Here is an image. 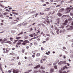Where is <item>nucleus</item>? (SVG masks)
<instances>
[{"mask_svg": "<svg viewBox=\"0 0 73 73\" xmlns=\"http://www.w3.org/2000/svg\"><path fill=\"white\" fill-rule=\"evenodd\" d=\"M62 64H63L62 61H61L58 63V65H62Z\"/></svg>", "mask_w": 73, "mask_h": 73, "instance_id": "nucleus-13", "label": "nucleus"}, {"mask_svg": "<svg viewBox=\"0 0 73 73\" xmlns=\"http://www.w3.org/2000/svg\"><path fill=\"white\" fill-rule=\"evenodd\" d=\"M40 64H38L37 66L36 67H34V69H37L38 68H40Z\"/></svg>", "mask_w": 73, "mask_h": 73, "instance_id": "nucleus-4", "label": "nucleus"}, {"mask_svg": "<svg viewBox=\"0 0 73 73\" xmlns=\"http://www.w3.org/2000/svg\"><path fill=\"white\" fill-rule=\"evenodd\" d=\"M36 36V35H35V33H34V34H31L29 35V36H30V37H33V36L34 37H35V36Z\"/></svg>", "mask_w": 73, "mask_h": 73, "instance_id": "nucleus-6", "label": "nucleus"}, {"mask_svg": "<svg viewBox=\"0 0 73 73\" xmlns=\"http://www.w3.org/2000/svg\"><path fill=\"white\" fill-rule=\"evenodd\" d=\"M8 13L7 12H6L4 13H3V15H4V16H5L6 15H8Z\"/></svg>", "mask_w": 73, "mask_h": 73, "instance_id": "nucleus-18", "label": "nucleus"}, {"mask_svg": "<svg viewBox=\"0 0 73 73\" xmlns=\"http://www.w3.org/2000/svg\"><path fill=\"white\" fill-rule=\"evenodd\" d=\"M29 46H27L26 47V48L27 49H29Z\"/></svg>", "mask_w": 73, "mask_h": 73, "instance_id": "nucleus-62", "label": "nucleus"}, {"mask_svg": "<svg viewBox=\"0 0 73 73\" xmlns=\"http://www.w3.org/2000/svg\"><path fill=\"white\" fill-rule=\"evenodd\" d=\"M5 42L6 43H8V44H12V42H11V41H7Z\"/></svg>", "mask_w": 73, "mask_h": 73, "instance_id": "nucleus-8", "label": "nucleus"}, {"mask_svg": "<svg viewBox=\"0 0 73 73\" xmlns=\"http://www.w3.org/2000/svg\"><path fill=\"white\" fill-rule=\"evenodd\" d=\"M3 40V39H0V42H1Z\"/></svg>", "mask_w": 73, "mask_h": 73, "instance_id": "nucleus-52", "label": "nucleus"}, {"mask_svg": "<svg viewBox=\"0 0 73 73\" xmlns=\"http://www.w3.org/2000/svg\"><path fill=\"white\" fill-rule=\"evenodd\" d=\"M7 40V39H6V38H5L3 40L4 41H6Z\"/></svg>", "mask_w": 73, "mask_h": 73, "instance_id": "nucleus-43", "label": "nucleus"}, {"mask_svg": "<svg viewBox=\"0 0 73 73\" xmlns=\"http://www.w3.org/2000/svg\"><path fill=\"white\" fill-rule=\"evenodd\" d=\"M28 36H26L25 37V39H27L28 38Z\"/></svg>", "mask_w": 73, "mask_h": 73, "instance_id": "nucleus-42", "label": "nucleus"}, {"mask_svg": "<svg viewBox=\"0 0 73 73\" xmlns=\"http://www.w3.org/2000/svg\"><path fill=\"white\" fill-rule=\"evenodd\" d=\"M10 55H12L13 56H14V55H15V53H13V52H12L11 53H10L9 54Z\"/></svg>", "mask_w": 73, "mask_h": 73, "instance_id": "nucleus-21", "label": "nucleus"}, {"mask_svg": "<svg viewBox=\"0 0 73 73\" xmlns=\"http://www.w3.org/2000/svg\"><path fill=\"white\" fill-rule=\"evenodd\" d=\"M11 61L13 62L15 61V60L13 59H12L11 60Z\"/></svg>", "mask_w": 73, "mask_h": 73, "instance_id": "nucleus-46", "label": "nucleus"}, {"mask_svg": "<svg viewBox=\"0 0 73 73\" xmlns=\"http://www.w3.org/2000/svg\"><path fill=\"white\" fill-rule=\"evenodd\" d=\"M8 72H9V73H11V70H9Z\"/></svg>", "mask_w": 73, "mask_h": 73, "instance_id": "nucleus-53", "label": "nucleus"}, {"mask_svg": "<svg viewBox=\"0 0 73 73\" xmlns=\"http://www.w3.org/2000/svg\"><path fill=\"white\" fill-rule=\"evenodd\" d=\"M66 61H64L63 62L62 61V64H66Z\"/></svg>", "mask_w": 73, "mask_h": 73, "instance_id": "nucleus-17", "label": "nucleus"}, {"mask_svg": "<svg viewBox=\"0 0 73 73\" xmlns=\"http://www.w3.org/2000/svg\"><path fill=\"white\" fill-rule=\"evenodd\" d=\"M11 32L12 33H14V32L13 31H11Z\"/></svg>", "mask_w": 73, "mask_h": 73, "instance_id": "nucleus-64", "label": "nucleus"}, {"mask_svg": "<svg viewBox=\"0 0 73 73\" xmlns=\"http://www.w3.org/2000/svg\"><path fill=\"white\" fill-rule=\"evenodd\" d=\"M46 3L47 4H49V3L46 2Z\"/></svg>", "mask_w": 73, "mask_h": 73, "instance_id": "nucleus-54", "label": "nucleus"}, {"mask_svg": "<svg viewBox=\"0 0 73 73\" xmlns=\"http://www.w3.org/2000/svg\"><path fill=\"white\" fill-rule=\"evenodd\" d=\"M49 16H50V17H52V14H50L49 15Z\"/></svg>", "mask_w": 73, "mask_h": 73, "instance_id": "nucleus-38", "label": "nucleus"}, {"mask_svg": "<svg viewBox=\"0 0 73 73\" xmlns=\"http://www.w3.org/2000/svg\"><path fill=\"white\" fill-rule=\"evenodd\" d=\"M40 14V15H44V13H41L40 12L39 13Z\"/></svg>", "mask_w": 73, "mask_h": 73, "instance_id": "nucleus-32", "label": "nucleus"}, {"mask_svg": "<svg viewBox=\"0 0 73 73\" xmlns=\"http://www.w3.org/2000/svg\"><path fill=\"white\" fill-rule=\"evenodd\" d=\"M18 40H14V41L15 42H17V41H18Z\"/></svg>", "mask_w": 73, "mask_h": 73, "instance_id": "nucleus-59", "label": "nucleus"}, {"mask_svg": "<svg viewBox=\"0 0 73 73\" xmlns=\"http://www.w3.org/2000/svg\"><path fill=\"white\" fill-rule=\"evenodd\" d=\"M54 68L55 69H57V66H54Z\"/></svg>", "mask_w": 73, "mask_h": 73, "instance_id": "nucleus-28", "label": "nucleus"}, {"mask_svg": "<svg viewBox=\"0 0 73 73\" xmlns=\"http://www.w3.org/2000/svg\"><path fill=\"white\" fill-rule=\"evenodd\" d=\"M13 38H12V37L10 38V41H13Z\"/></svg>", "mask_w": 73, "mask_h": 73, "instance_id": "nucleus-24", "label": "nucleus"}, {"mask_svg": "<svg viewBox=\"0 0 73 73\" xmlns=\"http://www.w3.org/2000/svg\"><path fill=\"white\" fill-rule=\"evenodd\" d=\"M44 57H45V58H48V57L46 56H44Z\"/></svg>", "mask_w": 73, "mask_h": 73, "instance_id": "nucleus-49", "label": "nucleus"}, {"mask_svg": "<svg viewBox=\"0 0 73 73\" xmlns=\"http://www.w3.org/2000/svg\"><path fill=\"white\" fill-rule=\"evenodd\" d=\"M21 42H19L17 43V45H21Z\"/></svg>", "mask_w": 73, "mask_h": 73, "instance_id": "nucleus-29", "label": "nucleus"}, {"mask_svg": "<svg viewBox=\"0 0 73 73\" xmlns=\"http://www.w3.org/2000/svg\"><path fill=\"white\" fill-rule=\"evenodd\" d=\"M6 53H8V52H9V50H7V49H6Z\"/></svg>", "mask_w": 73, "mask_h": 73, "instance_id": "nucleus-31", "label": "nucleus"}, {"mask_svg": "<svg viewBox=\"0 0 73 73\" xmlns=\"http://www.w3.org/2000/svg\"><path fill=\"white\" fill-rule=\"evenodd\" d=\"M21 38L20 36L17 37L16 38V39H20Z\"/></svg>", "mask_w": 73, "mask_h": 73, "instance_id": "nucleus-25", "label": "nucleus"}, {"mask_svg": "<svg viewBox=\"0 0 73 73\" xmlns=\"http://www.w3.org/2000/svg\"><path fill=\"white\" fill-rule=\"evenodd\" d=\"M66 23L65 22L64 23H62V25H63V26H65V25H66Z\"/></svg>", "mask_w": 73, "mask_h": 73, "instance_id": "nucleus-16", "label": "nucleus"}, {"mask_svg": "<svg viewBox=\"0 0 73 73\" xmlns=\"http://www.w3.org/2000/svg\"><path fill=\"white\" fill-rule=\"evenodd\" d=\"M60 18H58L57 19V20L58 21V24H59V23H60Z\"/></svg>", "mask_w": 73, "mask_h": 73, "instance_id": "nucleus-30", "label": "nucleus"}, {"mask_svg": "<svg viewBox=\"0 0 73 73\" xmlns=\"http://www.w3.org/2000/svg\"><path fill=\"white\" fill-rule=\"evenodd\" d=\"M34 44L35 45H37V43L36 42H35Z\"/></svg>", "mask_w": 73, "mask_h": 73, "instance_id": "nucleus-35", "label": "nucleus"}, {"mask_svg": "<svg viewBox=\"0 0 73 73\" xmlns=\"http://www.w3.org/2000/svg\"><path fill=\"white\" fill-rule=\"evenodd\" d=\"M63 49H66V48L65 47H63Z\"/></svg>", "mask_w": 73, "mask_h": 73, "instance_id": "nucleus-55", "label": "nucleus"}, {"mask_svg": "<svg viewBox=\"0 0 73 73\" xmlns=\"http://www.w3.org/2000/svg\"><path fill=\"white\" fill-rule=\"evenodd\" d=\"M65 69H68V67L66 66H65L63 68V70H64Z\"/></svg>", "mask_w": 73, "mask_h": 73, "instance_id": "nucleus-27", "label": "nucleus"}, {"mask_svg": "<svg viewBox=\"0 0 73 73\" xmlns=\"http://www.w3.org/2000/svg\"><path fill=\"white\" fill-rule=\"evenodd\" d=\"M18 40H14V41L15 42H17V41H18Z\"/></svg>", "mask_w": 73, "mask_h": 73, "instance_id": "nucleus-60", "label": "nucleus"}, {"mask_svg": "<svg viewBox=\"0 0 73 73\" xmlns=\"http://www.w3.org/2000/svg\"><path fill=\"white\" fill-rule=\"evenodd\" d=\"M29 42L27 40H25L23 41V42L22 43V45H25L27 43H29Z\"/></svg>", "mask_w": 73, "mask_h": 73, "instance_id": "nucleus-2", "label": "nucleus"}, {"mask_svg": "<svg viewBox=\"0 0 73 73\" xmlns=\"http://www.w3.org/2000/svg\"><path fill=\"white\" fill-rule=\"evenodd\" d=\"M1 43L2 44H4V41L2 40V42H1Z\"/></svg>", "mask_w": 73, "mask_h": 73, "instance_id": "nucleus-41", "label": "nucleus"}, {"mask_svg": "<svg viewBox=\"0 0 73 73\" xmlns=\"http://www.w3.org/2000/svg\"><path fill=\"white\" fill-rule=\"evenodd\" d=\"M64 8H62L60 10H59L58 11V12H62V11H64Z\"/></svg>", "mask_w": 73, "mask_h": 73, "instance_id": "nucleus-7", "label": "nucleus"}, {"mask_svg": "<svg viewBox=\"0 0 73 73\" xmlns=\"http://www.w3.org/2000/svg\"><path fill=\"white\" fill-rule=\"evenodd\" d=\"M23 33L24 32H21V33L18 34V36H19V35H20L23 34Z\"/></svg>", "mask_w": 73, "mask_h": 73, "instance_id": "nucleus-20", "label": "nucleus"}, {"mask_svg": "<svg viewBox=\"0 0 73 73\" xmlns=\"http://www.w3.org/2000/svg\"><path fill=\"white\" fill-rule=\"evenodd\" d=\"M38 15V13H36L35 14V17H37V16Z\"/></svg>", "mask_w": 73, "mask_h": 73, "instance_id": "nucleus-45", "label": "nucleus"}, {"mask_svg": "<svg viewBox=\"0 0 73 73\" xmlns=\"http://www.w3.org/2000/svg\"><path fill=\"white\" fill-rule=\"evenodd\" d=\"M73 29V27L72 26H70L69 27V28H68L67 29V30H68L69 31L70 30H72Z\"/></svg>", "mask_w": 73, "mask_h": 73, "instance_id": "nucleus-5", "label": "nucleus"}, {"mask_svg": "<svg viewBox=\"0 0 73 73\" xmlns=\"http://www.w3.org/2000/svg\"><path fill=\"white\" fill-rule=\"evenodd\" d=\"M37 31H38L37 33H40V31L39 30H37Z\"/></svg>", "mask_w": 73, "mask_h": 73, "instance_id": "nucleus-44", "label": "nucleus"}, {"mask_svg": "<svg viewBox=\"0 0 73 73\" xmlns=\"http://www.w3.org/2000/svg\"><path fill=\"white\" fill-rule=\"evenodd\" d=\"M46 21L47 23H48L49 24H50V21H49V19H46Z\"/></svg>", "mask_w": 73, "mask_h": 73, "instance_id": "nucleus-10", "label": "nucleus"}, {"mask_svg": "<svg viewBox=\"0 0 73 73\" xmlns=\"http://www.w3.org/2000/svg\"><path fill=\"white\" fill-rule=\"evenodd\" d=\"M68 20L67 19H66V20H65V23H68Z\"/></svg>", "mask_w": 73, "mask_h": 73, "instance_id": "nucleus-37", "label": "nucleus"}, {"mask_svg": "<svg viewBox=\"0 0 73 73\" xmlns=\"http://www.w3.org/2000/svg\"><path fill=\"white\" fill-rule=\"evenodd\" d=\"M36 37H35L34 38H33L31 39V40H33V39H35V38H36Z\"/></svg>", "mask_w": 73, "mask_h": 73, "instance_id": "nucleus-50", "label": "nucleus"}, {"mask_svg": "<svg viewBox=\"0 0 73 73\" xmlns=\"http://www.w3.org/2000/svg\"><path fill=\"white\" fill-rule=\"evenodd\" d=\"M46 36H49H49H50V35L49 34H46Z\"/></svg>", "mask_w": 73, "mask_h": 73, "instance_id": "nucleus-56", "label": "nucleus"}, {"mask_svg": "<svg viewBox=\"0 0 73 73\" xmlns=\"http://www.w3.org/2000/svg\"><path fill=\"white\" fill-rule=\"evenodd\" d=\"M56 64H57L56 62V63H54L53 64V65H55Z\"/></svg>", "mask_w": 73, "mask_h": 73, "instance_id": "nucleus-61", "label": "nucleus"}, {"mask_svg": "<svg viewBox=\"0 0 73 73\" xmlns=\"http://www.w3.org/2000/svg\"><path fill=\"white\" fill-rule=\"evenodd\" d=\"M72 20V19L71 18H69L68 19V21H71V20Z\"/></svg>", "mask_w": 73, "mask_h": 73, "instance_id": "nucleus-19", "label": "nucleus"}, {"mask_svg": "<svg viewBox=\"0 0 73 73\" xmlns=\"http://www.w3.org/2000/svg\"><path fill=\"white\" fill-rule=\"evenodd\" d=\"M46 54H47V55H49V53H48V52H46Z\"/></svg>", "mask_w": 73, "mask_h": 73, "instance_id": "nucleus-63", "label": "nucleus"}, {"mask_svg": "<svg viewBox=\"0 0 73 73\" xmlns=\"http://www.w3.org/2000/svg\"><path fill=\"white\" fill-rule=\"evenodd\" d=\"M40 69H45V67H43L42 66H41L40 67Z\"/></svg>", "mask_w": 73, "mask_h": 73, "instance_id": "nucleus-15", "label": "nucleus"}, {"mask_svg": "<svg viewBox=\"0 0 73 73\" xmlns=\"http://www.w3.org/2000/svg\"><path fill=\"white\" fill-rule=\"evenodd\" d=\"M20 58L19 57V56H17V60H19Z\"/></svg>", "mask_w": 73, "mask_h": 73, "instance_id": "nucleus-51", "label": "nucleus"}, {"mask_svg": "<svg viewBox=\"0 0 73 73\" xmlns=\"http://www.w3.org/2000/svg\"><path fill=\"white\" fill-rule=\"evenodd\" d=\"M59 60H56V64L58 63V62H59Z\"/></svg>", "mask_w": 73, "mask_h": 73, "instance_id": "nucleus-33", "label": "nucleus"}, {"mask_svg": "<svg viewBox=\"0 0 73 73\" xmlns=\"http://www.w3.org/2000/svg\"><path fill=\"white\" fill-rule=\"evenodd\" d=\"M13 72L14 73H18L19 72V71L18 70H13Z\"/></svg>", "mask_w": 73, "mask_h": 73, "instance_id": "nucleus-3", "label": "nucleus"}, {"mask_svg": "<svg viewBox=\"0 0 73 73\" xmlns=\"http://www.w3.org/2000/svg\"><path fill=\"white\" fill-rule=\"evenodd\" d=\"M24 51H25V49L24 48L22 49V52L23 53H24Z\"/></svg>", "mask_w": 73, "mask_h": 73, "instance_id": "nucleus-22", "label": "nucleus"}, {"mask_svg": "<svg viewBox=\"0 0 73 73\" xmlns=\"http://www.w3.org/2000/svg\"><path fill=\"white\" fill-rule=\"evenodd\" d=\"M57 15L58 16H59L60 17H61V16H62V14L59 13H58L57 14Z\"/></svg>", "mask_w": 73, "mask_h": 73, "instance_id": "nucleus-9", "label": "nucleus"}, {"mask_svg": "<svg viewBox=\"0 0 73 73\" xmlns=\"http://www.w3.org/2000/svg\"><path fill=\"white\" fill-rule=\"evenodd\" d=\"M23 42V40H19L18 41V42Z\"/></svg>", "mask_w": 73, "mask_h": 73, "instance_id": "nucleus-39", "label": "nucleus"}, {"mask_svg": "<svg viewBox=\"0 0 73 73\" xmlns=\"http://www.w3.org/2000/svg\"><path fill=\"white\" fill-rule=\"evenodd\" d=\"M72 9H73V7H72L71 8H70V7H68L66 9V13H69V12H70V10Z\"/></svg>", "mask_w": 73, "mask_h": 73, "instance_id": "nucleus-1", "label": "nucleus"}, {"mask_svg": "<svg viewBox=\"0 0 73 73\" xmlns=\"http://www.w3.org/2000/svg\"><path fill=\"white\" fill-rule=\"evenodd\" d=\"M27 22H23L22 23V25H27Z\"/></svg>", "mask_w": 73, "mask_h": 73, "instance_id": "nucleus-12", "label": "nucleus"}, {"mask_svg": "<svg viewBox=\"0 0 73 73\" xmlns=\"http://www.w3.org/2000/svg\"><path fill=\"white\" fill-rule=\"evenodd\" d=\"M37 72H38V71L36 70H35L33 72V73H37Z\"/></svg>", "mask_w": 73, "mask_h": 73, "instance_id": "nucleus-34", "label": "nucleus"}, {"mask_svg": "<svg viewBox=\"0 0 73 73\" xmlns=\"http://www.w3.org/2000/svg\"><path fill=\"white\" fill-rule=\"evenodd\" d=\"M3 50L4 51L5 50V48H3Z\"/></svg>", "mask_w": 73, "mask_h": 73, "instance_id": "nucleus-57", "label": "nucleus"}, {"mask_svg": "<svg viewBox=\"0 0 73 73\" xmlns=\"http://www.w3.org/2000/svg\"><path fill=\"white\" fill-rule=\"evenodd\" d=\"M16 20H14V21H17V20H19V17H17V19H16Z\"/></svg>", "mask_w": 73, "mask_h": 73, "instance_id": "nucleus-26", "label": "nucleus"}, {"mask_svg": "<svg viewBox=\"0 0 73 73\" xmlns=\"http://www.w3.org/2000/svg\"><path fill=\"white\" fill-rule=\"evenodd\" d=\"M40 56V54L39 53H37L36 55V57H39Z\"/></svg>", "mask_w": 73, "mask_h": 73, "instance_id": "nucleus-14", "label": "nucleus"}, {"mask_svg": "<svg viewBox=\"0 0 73 73\" xmlns=\"http://www.w3.org/2000/svg\"><path fill=\"white\" fill-rule=\"evenodd\" d=\"M15 49V48H12V50H14Z\"/></svg>", "mask_w": 73, "mask_h": 73, "instance_id": "nucleus-58", "label": "nucleus"}, {"mask_svg": "<svg viewBox=\"0 0 73 73\" xmlns=\"http://www.w3.org/2000/svg\"><path fill=\"white\" fill-rule=\"evenodd\" d=\"M31 71H32V70H28V72H31Z\"/></svg>", "mask_w": 73, "mask_h": 73, "instance_id": "nucleus-36", "label": "nucleus"}, {"mask_svg": "<svg viewBox=\"0 0 73 73\" xmlns=\"http://www.w3.org/2000/svg\"><path fill=\"white\" fill-rule=\"evenodd\" d=\"M2 64L0 63V69L1 70H3V68H2Z\"/></svg>", "mask_w": 73, "mask_h": 73, "instance_id": "nucleus-11", "label": "nucleus"}, {"mask_svg": "<svg viewBox=\"0 0 73 73\" xmlns=\"http://www.w3.org/2000/svg\"><path fill=\"white\" fill-rule=\"evenodd\" d=\"M32 56L33 57V58H35V55H33Z\"/></svg>", "mask_w": 73, "mask_h": 73, "instance_id": "nucleus-47", "label": "nucleus"}, {"mask_svg": "<svg viewBox=\"0 0 73 73\" xmlns=\"http://www.w3.org/2000/svg\"><path fill=\"white\" fill-rule=\"evenodd\" d=\"M49 40V37H47L46 39H45V40L46 41H48Z\"/></svg>", "mask_w": 73, "mask_h": 73, "instance_id": "nucleus-23", "label": "nucleus"}, {"mask_svg": "<svg viewBox=\"0 0 73 73\" xmlns=\"http://www.w3.org/2000/svg\"><path fill=\"white\" fill-rule=\"evenodd\" d=\"M18 65H21V63L20 62H19L18 64Z\"/></svg>", "mask_w": 73, "mask_h": 73, "instance_id": "nucleus-40", "label": "nucleus"}, {"mask_svg": "<svg viewBox=\"0 0 73 73\" xmlns=\"http://www.w3.org/2000/svg\"><path fill=\"white\" fill-rule=\"evenodd\" d=\"M33 30V29L32 28H30V31H32Z\"/></svg>", "mask_w": 73, "mask_h": 73, "instance_id": "nucleus-48", "label": "nucleus"}]
</instances>
